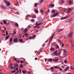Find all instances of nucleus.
Returning a JSON list of instances; mask_svg holds the SVG:
<instances>
[{
	"label": "nucleus",
	"instance_id": "obj_1",
	"mask_svg": "<svg viewBox=\"0 0 74 74\" xmlns=\"http://www.w3.org/2000/svg\"><path fill=\"white\" fill-rule=\"evenodd\" d=\"M55 33H54L53 34V35L51 36V37L50 38V40L49 41V44H50L51 43V41L52 40V39H53V37L55 36Z\"/></svg>",
	"mask_w": 74,
	"mask_h": 74
},
{
	"label": "nucleus",
	"instance_id": "obj_2",
	"mask_svg": "<svg viewBox=\"0 0 74 74\" xmlns=\"http://www.w3.org/2000/svg\"><path fill=\"white\" fill-rule=\"evenodd\" d=\"M4 1L7 6H10V2H8L6 0H4Z\"/></svg>",
	"mask_w": 74,
	"mask_h": 74
},
{
	"label": "nucleus",
	"instance_id": "obj_3",
	"mask_svg": "<svg viewBox=\"0 0 74 74\" xmlns=\"http://www.w3.org/2000/svg\"><path fill=\"white\" fill-rule=\"evenodd\" d=\"M45 62H47V60L49 61V62H51L52 60V58H49L47 60V58H45Z\"/></svg>",
	"mask_w": 74,
	"mask_h": 74
},
{
	"label": "nucleus",
	"instance_id": "obj_4",
	"mask_svg": "<svg viewBox=\"0 0 74 74\" xmlns=\"http://www.w3.org/2000/svg\"><path fill=\"white\" fill-rule=\"evenodd\" d=\"M58 14H59V13L58 12H57L55 14H54V15H52L51 16V18L52 17H55V16H56V15H58Z\"/></svg>",
	"mask_w": 74,
	"mask_h": 74
},
{
	"label": "nucleus",
	"instance_id": "obj_5",
	"mask_svg": "<svg viewBox=\"0 0 74 74\" xmlns=\"http://www.w3.org/2000/svg\"><path fill=\"white\" fill-rule=\"evenodd\" d=\"M73 32H71L69 34V37L70 38H71V37H72L73 36Z\"/></svg>",
	"mask_w": 74,
	"mask_h": 74
},
{
	"label": "nucleus",
	"instance_id": "obj_6",
	"mask_svg": "<svg viewBox=\"0 0 74 74\" xmlns=\"http://www.w3.org/2000/svg\"><path fill=\"white\" fill-rule=\"evenodd\" d=\"M14 67H19V66H18V64L15 63L14 64Z\"/></svg>",
	"mask_w": 74,
	"mask_h": 74
},
{
	"label": "nucleus",
	"instance_id": "obj_7",
	"mask_svg": "<svg viewBox=\"0 0 74 74\" xmlns=\"http://www.w3.org/2000/svg\"><path fill=\"white\" fill-rule=\"evenodd\" d=\"M59 60L58 59L56 58L55 59H54L53 60V61H54V62H57L58 61V60Z\"/></svg>",
	"mask_w": 74,
	"mask_h": 74
},
{
	"label": "nucleus",
	"instance_id": "obj_8",
	"mask_svg": "<svg viewBox=\"0 0 74 74\" xmlns=\"http://www.w3.org/2000/svg\"><path fill=\"white\" fill-rule=\"evenodd\" d=\"M70 69V67L68 66L66 67V69H64V71H67L68 70V69Z\"/></svg>",
	"mask_w": 74,
	"mask_h": 74
},
{
	"label": "nucleus",
	"instance_id": "obj_9",
	"mask_svg": "<svg viewBox=\"0 0 74 74\" xmlns=\"http://www.w3.org/2000/svg\"><path fill=\"white\" fill-rule=\"evenodd\" d=\"M58 53V51L56 50L55 51L54 53V54L55 55V56H57V54Z\"/></svg>",
	"mask_w": 74,
	"mask_h": 74
},
{
	"label": "nucleus",
	"instance_id": "obj_10",
	"mask_svg": "<svg viewBox=\"0 0 74 74\" xmlns=\"http://www.w3.org/2000/svg\"><path fill=\"white\" fill-rule=\"evenodd\" d=\"M67 18V16H66L65 17H63L61 18V20H63V19H65Z\"/></svg>",
	"mask_w": 74,
	"mask_h": 74
},
{
	"label": "nucleus",
	"instance_id": "obj_11",
	"mask_svg": "<svg viewBox=\"0 0 74 74\" xmlns=\"http://www.w3.org/2000/svg\"><path fill=\"white\" fill-rule=\"evenodd\" d=\"M18 38H15L14 40V42H16V41H18Z\"/></svg>",
	"mask_w": 74,
	"mask_h": 74
},
{
	"label": "nucleus",
	"instance_id": "obj_12",
	"mask_svg": "<svg viewBox=\"0 0 74 74\" xmlns=\"http://www.w3.org/2000/svg\"><path fill=\"white\" fill-rule=\"evenodd\" d=\"M22 73L23 74H26V73H27V72H26L25 70H23L22 71Z\"/></svg>",
	"mask_w": 74,
	"mask_h": 74
},
{
	"label": "nucleus",
	"instance_id": "obj_13",
	"mask_svg": "<svg viewBox=\"0 0 74 74\" xmlns=\"http://www.w3.org/2000/svg\"><path fill=\"white\" fill-rule=\"evenodd\" d=\"M54 5H53V4H51L49 6V8H50V7H51L52 8V7H54Z\"/></svg>",
	"mask_w": 74,
	"mask_h": 74
},
{
	"label": "nucleus",
	"instance_id": "obj_14",
	"mask_svg": "<svg viewBox=\"0 0 74 74\" xmlns=\"http://www.w3.org/2000/svg\"><path fill=\"white\" fill-rule=\"evenodd\" d=\"M28 31V30H27V29L26 28L24 30V32L25 33H27V32Z\"/></svg>",
	"mask_w": 74,
	"mask_h": 74
},
{
	"label": "nucleus",
	"instance_id": "obj_15",
	"mask_svg": "<svg viewBox=\"0 0 74 74\" xmlns=\"http://www.w3.org/2000/svg\"><path fill=\"white\" fill-rule=\"evenodd\" d=\"M64 55H67V51L66 50L64 51Z\"/></svg>",
	"mask_w": 74,
	"mask_h": 74
},
{
	"label": "nucleus",
	"instance_id": "obj_16",
	"mask_svg": "<svg viewBox=\"0 0 74 74\" xmlns=\"http://www.w3.org/2000/svg\"><path fill=\"white\" fill-rule=\"evenodd\" d=\"M54 50H55V49L53 48H51L50 49L51 51H54Z\"/></svg>",
	"mask_w": 74,
	"mask_h": 74
},
{
	"label": "nucleus",
	"instance_id": "obj_17",
	"mask_svg": "<svg viewBox=\"0 0 74 74\" xmlns=\"http://www.w3.org/2000/svg\"><path fill=\"white\" fill-rule=\"evenodd\" d=\"M9 37L10 36H7L5 38V39H6V40H7L8 39Z\"/></svg>",
	"mask_w": 74,
	"mask_h": 74
},
{
	"label": "nucleus",
	"instance_id": "obj_18",
	"mask_svg": "<svg viewBox=\"0 0 74 74\" xmlns=\"http://www.w3.org/2000/svg\"><path fill=\"white\" fill-rule=\"evenodd\" d=\"M14 25L15 26H16L17 27H18V26H19V25H18V23H15Z\"/></svg>",
	"mask_w": 74,
	"mask_h": 74
},
{
	"label": "nucleus",
	"instance_id": "obj_19",
	"mask_svg": "<svg viewBox=\"0 0 74 74\" xmlns=\"http://www.w3.org/2000/svg\"><path fill=\"white\" fill-rule=\"evenodd\" d=\"M12 66V63H10L9 66V69H11V67Z\"/></svg>",
	"mask_w": 74,
	"mask_h": 74
},
{
	"label": "nucleus",
	"instance_id": "obj_20",
	"mask_svg": "<svg viewBox=\"0 0 74 74\" xmlns=\"http://www.w3.org/2000/svg\"><path fill=\"white\" fill-rule=\"evenodd\" d=\"M43 1H44L43 0H40L39 1L40 3H43Z\"/></svg>",
	"mask_w": 74,
	"mask_h": 74
},
{
	"label": "nucleus",
	"instance_id": "obj_21",
	"mask_svg": "<svg viewBox=\"0 0 74 74\" xmlns=\"http://www.w3.org/2000/svg\"><path fill=\"white\" fill-rule=\"evenodd\" d=\"M19 41L21 42H23V39H20L19 40Z\"/></svg>",
	"mask_w": 74,
	"mask_h": 74
},
{
	"label": "nucleus",
	"instance_id": "obj_22",
	"mask_svg": "<svg viewBox=\"0 0 74 74\" xmlns=\"http://www.w3.org/2000/svg\"><path fill=\"white\" fill-rule=\"evenodd\" d=\"M35 12L36 13H37L38 12V10H36V9H35L34 10V11H35Z\"/></svg>",
	"mask_w": 74,
	"mask_h": 74
},
{
	"label": "nucleus",
	"instance_id": "obj_23",
	"mask_svg": "<svg viewBox=\"0 0 74 74\" xmlns=\"http://www.w3.org/2000/svg\"><path fill=\"white\" fill-rule=\"evenodd\" d=\"M69 4H71L72 3V1L71 0H69Z\"/></svg>",
	"mask_w": 74,
	"mask_h": 74
},
{
	"label": "nucleus",
	"instance_id": "obj_24",
	"mask_svg": "<svg viewBox=\"0 0 74 74\" xmlns=\"http://www.w3.org/2000/svg\"><path fill=\"white\" fill-rule=\"evenodd\" d=\"M31 18H36V16L35 15H33L32 17H31Z\"/></svg>",
	"mask_w": 74,
	"mask_h": 74
},
{
	"label": "nucleus",
	"instance_id": "obj_25",
	"mask_svg": "<svg viewBox=\"0 0 74 74\" xmlns=\"http://www.w3.org/2000/svg\"><path fill=\"white\" fill-rule=\"evenodd\" d=\"M60 54H61V53L60 52L59 53L57 54V56H59V55H60Z\"/></svg>",
	"mask_w": 74,
	"mask_h": 74
},
{
	"label": "nucleus",
	"instance_id": "obj_26",
	"mask_svg": "<svg viewBox=\"0 0 74 74\" xmlns=\"http://www.w3.org/2000/svg\"><path fill=\"white\" fill-rule=\"evenodd\" d=\"M54 67L55 68V69H59V66H54Z\"/></svg>",
	"mask_w": 74,
	"mask_h": 74
},
{
	"label": "nucleus",
	"instance_id": "obj_27",
	"mask_svg": "<svg viewBox=\"0 0 74 74\" xmlns=\"http://www.w3.org/2000/svg\"><path fill=\"white\" fill-rule=\"evenodd\" d=\"M71 45L72 47V48H74V45H73V44L71 43Z\"/></svg>",
	"mask_w": 74,
	"mask_h": 74
},
{
	"label": "nucleus",
	"instance_id": "obj_28",
	"mask_svg": "<svg viewBox=\"0 0 74 74\" xmlns=\"http://www.w3.org/2000/svg\"><path fill=\"white\" fill-rule=\"evenodd\" d=\"M3 22H4V24H5V23H7V22H6L4 20H3Z\"/></svg>",
	"mask_w": 74,
	"mask_h": 74
},
{
	"label": "nucleus",
	"instance_id": "obj_29",
	"mask_svg": "<svg viewBox=\"0 0 74 74\" xmlns=\"http://www.w3.org/2000/svg\"><path fill=\"white\" fill-rule=\"evenodd\" d=\"M20 67L21 68H23V64H21L20 65Z\"/></svg>",
	"mask_w": 74,
	"mask_h": 74
},
{
	"label": "nucleus",
	"instance_id": "obj_30",
	"mask_svg": "<svg viewBox=\"0 0 74 74\" xmlns=\"http://www.w3.org/2000/svg\"><path fill=\"white\" fill-rule=\"evenodd\" d=\"M36 36V35H34L32 39H34V38H35Z\"/></svg>",
	"mask_w": 74,
	"mask_h": 74
},
{
	"label": "nucleus",
	"instance_id": "obj_31",
	"mask_svg": "<svg viewBox=\"0 0 74 74\" xmlns=\"http://www.w3.org/2000/svg\"><path fill=\"white\" fill-rule=\"evenodd\" d=\"M0 7L2 8H5V7L4 6L0 5Z\"/></svg>",
	"mask_w": 74,
	"mask_h": 74
},
{
	"label": "nucleus",
	"instance_id": "obj_32",
	"mask_svg": "<svg viewBox=\"0 0 74 74\" xmlns=\"http://www.w3.org/2000/svg\"><path fill=\"white\" fill-rule=\"evenodd\" d=\"M63 30V29H59L58 31V32H61V31H62Z\"/></svg>",
	"mask_w": 74,
	"mask_h": 74
},
{
	"label": "nucleus",
	"instance_id": "obj_33",
	"mask_svg": "<svg viewBox=\"0 0 74 74\" xmlns=\"http://www.w3.org/2000/svg\"><path fill=\"white\" fill-rule=\"evenodd\" d=\"M52 13H55V11L54 10H52L51 12Z\"/></svg>",
	"mask_w": 74,
	"mask_h": 74
},
{
	"label": "nucleus",
	"instance_id": "obj_34",
	"mask_svg": "<svg viewBox=\"0 0 74 74\" xmlns=\"http://www.w3.org/2000/svg\"><path fill=\"white\" fill-rule=\"evenodd\" d=\"M28 17H30V18H32V16H31V15H30V14H28L27 15Z\"/></svg>",
	"mask_w": 74,
	"mask_h": 74
},
{
	"label": "nucleus",
	"instance_id": "obj_35",
	"mask_svg": "<svg viewBox=\"0 0 74 74\" xmlns=\"http://www.w3.org/2000/svg\"><path fill=\"white\" fill-rule=\"evenodd\" d=\"M36 27L38 28V29H40V27L38 25L36 26Z\"/></svg>",
	"mask_w": 74,
	"mask_h": 74
},
{
	"label": "nucleus",
	"instance_id": "obj_36",
	"mask_svg": "<svg viewBox=\"0 0 74 74\" xmlns=\"http://www.w3.org/2000/svg\"><path fill=\"white\" fill-rule=\"evenodd\" d=\"M69 11H72V10L71 9V8H69L68 9Z\"/></svg>",
	"mask_w": 74,
	"mask_h": 74
},
{
	"label": "nucleus",
	"instance_id": "obj_37",
	"mask_svg": "<svg viewBox=\"0 0 74 74\" xmlns=\"http://www.w3.org/2000/svg\"><path fill=\"white\" fill-rule=\"evenodd\" d=\"M31 22H34V19H32L31 20Z\"/></svg>",
	"mask_w": 74,
	"mask_h": 74
},
{
	"label": "nucleus",
	"instance_id": "obj_38",
	"mask_svg": "<svg viewBox=\"0 0 74 74\" xmlns=\"http://www.w3.org/2000/svg\"><path fill=\"white\" fill-rule=\"evenodd\" d=\"M61 2L62 3H64V0H62Z\"/></svg>",
	"mask_w": 74,
	"mask_h": 74
},
{
	"label": "nucleus",
	"instance_id": "obj_39",
	"mask_svg": "<svg viewBox=\"0 0 74 74\" xmlns=\"http://www.w3.org/2000/svg\"><path fill=\"white\" fill-rule=\"evenodd\" d=\"M37 53H38V55H40V53H41L40 52V51H38Z\"/></svg>",
	"mask_w": 74,
	"mask_h": 74
},
{
	"label": "nucleus",
	"instance_id": "obj_40",
	"mask_svg": "<svg viewBox=\"0 0 74 74\" xmlns=\"http://www.w3.org/2000/svg\"><path fill=\"white\" fill-rule=\"evenodd\" d=\"M27 35H28V33H26L25 34V36H27Z\"/></svg>",
	"mask_w": 74,
	"mask_h": 74
},
{
	"label": "nucleus",
	"instance_id": "obj_41",
	"mask_svg": "<svg viewBox=\"0 0 74 74\" xmlns=\"http://www.w3.org/2000/svg\"><path fill=\"white\" fill-rule=\"evenodd\" d=\"M37 3H35V7H37Z\"/></svg>",
	"mask_w": 74,
	"mask_h": 74
},
{
	"label": "nucleus",
	"instance_id": "obj_42",
	"mask_svg": "<svg viewBox=\"0 0 74 74\" xmlns=\"http://www.w3.org/2000/svg\"><path fill=\"white\" fill-rule=\"evenodd\" d=\"M18 67H16L15 70H16V71H17V70H18Z\"/></svg>",
	"mask_w": 74,
	"mask_h": 74
},
{
	"label": "nucleus",
	"instance_id": "obj_43",
	"mask_svg": "<svg viewBox=\"0 0 74 74\" xmlns=\"http://www.w3.org/2000/svg\"><path fill=\"white\" fill-rule=\"evenodd\" d=\"M51 70H53V69H54V68H53V67H51Z\"/></svg>",
	"mask_w": 74,
	"mask_h": 74
},
{
	"label": "nucleus",
	"instance_id": "obj_44",
	"mask_svg": "<svg viewBox=\"0 0 74 74\" xmlns=\"http://www.w3.org/2000/svg\"><path fill=\"white\" fill-rule=\"evenodd\" d=\"M10 69H11V70H12V69H14V67H13V66H12V67H11Z\"/></svg>",
	"mask_w": 74,
	"mask_h": 74
},
{
	"label": "nucleus",
	"instance_id": "obj_45",
	"mask_svg": "<svg viewBox=\"0 0 74 74\" xmlns=\"http://www.w3.org/2000/svg\"><path fill=\"white\" fill-rule=\"evenodd\" d=\"M15 14H19V12H16V13H15Z\"/></svg>",
	"mask_w": 74,
	"mask_h": 74
},
{
	"label": "nucleus",
	"instance_id": "obj_46",
	"mask_svg": "<svg viewBox=\"0 0 74 74\" xmlns=\"http://www.w3.org/2000/svg\"><path fill=\"white\" fill-rule=\"evenodd\" d=\"M12 38H11L10 40V42H12Z\"/></svg>",
	"mask_w": 74,
	"mask_h": 74
},
{
	"label": "nucleus",
	"instance_id": "obj_47",
	"mask_svg": "<svg viewBox=\"0 0 74 74\" xmlns=\"http://www.w3.org/2000/svg\"><path fill=\"white\" fill-rule=\"evenodd\" d=\"M59 46H58V45H57L56 46V49H58V48H59Z\"/></svg>",
	"mask_w": 74,
	"mask_h": 74
},
{
	"label": "nucleus",
	"instance_id": "obj_48",
	"mask_svg": "<svg viewBox=\"0 0 74 74\" xmlns=\"http://www.w3.org/2000/svg\"><path fill=\"white\" fill-rule=\"evenodd\" d=\"M19 36L20 37H22V34H19Z\"/></svg>",
	"mask_w": 74,
	"mask_h": 74
},
{
	"label": "nucleus",
	"instance_id": "obj_49",
	"mask_svg": "<svg viewBox=\"0 0 74 74\" xmlns=\"http://www.w3.org/2000/svg\"><path fill=\"white\" fill-rule=\"evenodd\" d=\"M41 24H42V23H39L38 24V26H39V25H41Z\"/></svg>",
	"mask_w": 74,
	"mask_h": 74
},
{
	"label": "nucleus",
	"instance_id": "obj_50",
	"mask_svg": "<svg viewBox=\"0 0 74 74\" xmlns=\"http://www.w3.org/2000/svg\"><path fill=\"white\" fill-rule=\"evenodd\" d=\"M16 62L17 63H20V61L18 60L16 61Z\"/></svg>",
	"mask_w": 74,
	"mask_h": 74
},
{
	"label": "nucleus",
	"instance_id": "obj_51",
	"mask_svg": "<svg viewBox=\"0 0 74 74\" xmlns=\"http://www.w3.org/2000/svg\"><path fill=\"white\" fill-rule=\"evenodd\" d=\"M23 29H24V28H22L21 29V30L22 31H23Z\"/></svg>",
	"mask_w": 74,
	"mask_h": 74
},
{
	"label": "nucleus",
	"instance_id": "obj_52",
	"mask_svg": "<svg viewBox=\"0 0 74 74\" xmlns=\"http://www.w3.org/2000/svg\"><path fill=\"white\" fill-rule=\"evenodd\" d=\"M28 28H31V26H30V25H29L28 26Z\"/></svg>",
	"mask_w": 74,
	"mask_h": 74
},
{
	"label": "nucleus",
	"instance_id": "obj_53",
	"mask_svg": "<svg viewBox=\"0 0 74 74\" xmlns=\"http://www.w3.org/2000/svg\"><path fill=\"white\" fill-rule=\"evenodd\" d=\"M59 70H60V71H62V70H63V69H62L61 68H60L59 69Z\"/></svg>",
	"mask_w": 74,
	"mask_h": 74
},
{
	"label": "nucleus",
	"instance_id": "obj_54",
	"mask_svg": "<svg viewBox=\"0 0 74 74\" xmlns=\"http://www.w3.org/2000/svg\"><path fill=\"white\" fill-rule=\"evenodd\" d=\"M64 62L65 63H67V61H66V60H64Z\"/></svg>",
	"mask_w": 74,
	"mask_h": 74
},
{
	"label": "nucleus",
	"instance_id": "obj_55",
	"mask_svg": "<svg viewBox=\"0 0 74 74\" xmlns=\"http://www.w3.org/2000/svg\"><path fill=\"white\" fill-rule=\"evenodd\" d=\"M70 11H70V10H68V11L67 12V13H70Z\"/></svg>",
	"mask_w": 74,
	"mask_h": 74
},
{
	"label": "nucleus",
	"instance_id": "obj_56",
	"mask_svg": "<svg viewBox=\"0 0 74 74\" xmlns=\"http://www.w3.org/2000/svg\"><path fill=\"white\" fill-rule=\"evenodd\" d=\"M32 36L29 37V39H30V40H31V39H32Z\"/></svg>",
	"mask_w": 74,
	"mask_h": 74
},
{
	"label": "nucleus",
	"instance_id": "obj_57",
	"mask_svg": "<svg viewBox=\"0 0 74 74\" xmlns=\"http://www.w3.org/2000/svg\"><path fill=\"white\" fill-rule=\"evenodd\" d=\"M64 44L63 43H62V47H64Z\"/></svg>",
	"mask_w": 74,
	"mask_h": 74
},
{
	"label": "nucleus",
	"instance_id": "obj_58",
	"mask_svg": "<svg viewBox=\"0 0 74 74\" xmlns=\"http://www.w3.org/2000/svg\"><path fill=\"white\" fill-rule=\"evenodd\" d=\"M8 32H7V31H6V36H7V35H8Z\"/></svg>",
	"mask_w": 74,
	"mask_h": 74
},
{
	"label": "nucleus",
	"instance_id": "obj_59",
	"mask_svg": "<svg viewBox=\"0 0 74 74\" xmlns=\"http://www.w3.org/2000/svg\"><path fill=\"white\" fill-rule=\"evenodd\" d=\"M23 61H22V60H21V61L20 63H23Z\"/></svg>",
	"mask_w": 74,
	"mask_h": 74
},
{
	"label": "nucleus",
	"instance_id": "obj_60",
	"mask_svg": "<svg viewBox=\"0 0 74 74\" xmlns=\"http://www.w3.org/2000/svg\"><path fill=\"white\" fill-rule=\"evenodd\" d=\"M14 60H15V61H16L17 60V59H16V58H15Z\"/></svg>",
	"mask_w": 74,
	"mask_h": 74
},
{
	"label": "nucleus",
	"instance_id": "obj_61",
	"mask_svg": "<svg viewBox=\"0 0 74 74\" xmlns=\"http://www.w3.org/2000/svg\"><path fill=\"white\" fill-rule=\"evenodd\" d=\"M36 26H37V25H38V23L37 22L36 23Z\"/></svg>",
	"mask_w": 74,
	"mask_h": 74
},
{
	"label": "nucleus",
	"instance_id": "obj_62",
	"mask_svg": "<svg viewBox=\"0 0 74 74\" xmlns=\"http://www.w3.org/2000/svg\"><path fill=\"white\" fill-rule=\"evenodd\" d=\"M14 34H16V32H15V31H14Z\"/></svg>",
	"mask_w": 74,
	"mask_h": 74
},
{
	"label": "nucleus",
	"instance_id": "obj_63",
	"mask_svg": "<svg viewBox=\"0 0 74 74\" xmlns=\"http://www.w3.org/2000/svg\"><path fill=\"white\" fill-rule=\"evenodd\" d=\"M21 71H22V70H21V69H20L19 70V72L20 73H21Z\"/></svg>",
	"mask_w": 74,
	"mask_h": 74
},
{
	"label": "nucleus",
	"instance_id": "obj_64",
	"mask_svg": "<svg viewBox=\"0 0 74 74\" xmlns=\"http://www.w3.org/2000/svg\"><path fill=\"white\" fill-rule=\"evenodd\" d=\"M47 12H50V10H49V9H48V10H47Z\"/></svg>",
	"mask_w": 74,
	"mask_h": 74
}]
</instances>
